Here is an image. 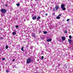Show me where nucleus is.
I'll list each match as a JSON object with an SVG mask.
<instances>
[{"mask_svg": "<svg viewBox=\"0 0 73 73\" xmlns=\"http://www.w3.org/2000/svg\"><path fill=\"white\" fill-rule=\"evenodd\" d=\"M61 8L63 11H65L66 9L65 7V5L64 4H62L61 5Z\"/></svg>", "mask_w": 73, "mask_h": 73, "instance_id": "nucleus-1", "label": "nucleus"}, {"mask_svg": "<svg viewBox=\"0 0 73 73\" xmlns=\"http://www.w3.org/2000/svg\"><path fill=\"white\" fill-rule=\"evenodd\" d=\"M31 61V58H29L27 59V64H29V62H30Z\"/></svg>", "mask_w": 73, "mask_h": 73, "instance_id": "nucleus-2", "label": "nucleus"}, {"mask_svg": "<svg viewBox=\"0 0 73 73\" xmlns=\"http://www.w3.org/2000/svg\"><path fill=\"white\" fill-rule=\"evenodd\" d=\"M1 12L3 13H5L7 12V10L5 9H2L1 10Z\"/></svg>", "mask_w": 73, "mask_h": 73, "instance_id": "nucleus-3", "label": "nucleus"}, {"mask_svg": "<svg viewBox=\"0 0 73 73\" xmlns=\"http://www.w3.org/2000/svg\"><path fill=\"white\" fill-rule=\"evenodd\" d=\"M60 7H59V6L58 5H56L55 6V10L56 11H58V8H59Z\"/></svg>", "mask_w": 73, "mask_h": 73, "instance_id": "nucleus-4", "label": "nucleus"}, {"mask_svg": "<svg viewBox=\"0 0 73 73\" xmlns=\"http://www.w3.org/2000/svg\"><path fill=\"white\" fill-rule=\"evenodd\" d=\"M68 41H69V43H70V44L71 43V42H73V41L72 40H70V39H68Z\"/></svg>", "mask_w": 73, "mask_h": 73, "instance_id": "nucleus-5", "label": "nucleus"}, {"mask_svg": "<svg viewBox=\"0 0 73 73\" xmlns=\"http://www.w3.org/2000/svg\"><path fill=\"white\" fill-rule=\"evenodd\" d=\"M36 18H37V17H36V16H35L33 17L32 19L33 20H35V19H36Z\"/></svg>", "mask_w": 73, "mask_h": 73, "instance_id": "nucleus-6", "label": "nucleus"}, {"mask_svg": "<svg viewBox=\"0 0 73 73\" xmlns=\"http://www.w3.org/2000/svg\"><path fill=\"white\" fill-rule=\"evenodd\" d=\"M52 39L51 38H49L47 40V42H49V41H52Z\"/></svg>", "mask_w": 73, "mask_h": 73, "instance_id": "nucleus-7", "label": "nucleus"}, {"mask_svg": "<svg viewBox=\"0 0 73 73\" xmlns=\"http://www.w3.org/2000/svg\"><path fill=\"white\" fill-rule=\"evenodd\" d=\"M35 36L36 35L35 34V33H33L32 37L35 38Z\"/></svg>", "mask_w": 73, "mask_h": 73, "instance_id": "nucleus-8", "label": "nucleus"}, {"mask_svg": "<svg viewBox=\"0 0 73 73\" xmlns=\"http://www.w3.org/2000/svg\"><path fill=\"white\" fill-rule=\"evenodd\" d=\"M62 39L63 41H64V40H65V38L64 36H62Z\"/></svg>", "mask_w": 73, "mask_h": 73, "instance_id": "nucleus-9", "label": "nucleus"}, {"mask_svg": "<svg viewBox=\"0 0 73 73\" xmlns=\"http://www.w3.org/2000/svg\"><path fill=\"white\" fill-rule=\"evenodd\" d=\"M56 19H60V17L59 16H58L56 17Z\"/></svg>", "mask_w": 73, "mask_h": 73, "instance_id": "nucleus-10", "label": "nucleus"}, {"mask_svg": "<svg viewBox=\"0 0 73 73\" xmlns=\"http://www.w3.org/2000/svg\"><path fill=\"white\" fill-rule=\"evenodd\" d=\"M12 33L13 35H15L16 33V32H13Z\"/></svg>", "mask_w": 73, "mask_h": 73, "instance_id": "nucleus-11", "label": "nucleus"}, {"mask_svg": "<svg viewBox=\"0 0 73 73\" xmlns=\"http://www.w3.org/2000/svg\"><path fill=\"white\" fill-rule=\"evenodd\" d=\"M16 5L17 7H19V6H20V4L19 3H17Z\"/></svg>", "mask_w": 73, "mask_h": 73, "instance_id": "nucleus-12", "label": "nucleus"}, {"mask_svg": "<svg viewBox=\"0 0 73 73\" xmlns=\"http://www.w3.org/2000/svg\"><path fill=\"white\" fill-rule=\"evenodd\" d=\"M43 33H44V34H46V33H48V32H47V31H43Z\"/></svg>", "mask_w": 73, "mask_h": 73, "instance_id": "nucleus-13", "label": "nucleus"}, {"mask_svg": "<svg viewBox=\"0 0 73 73\" xmlns=\"http://www.w3.org/2000/svg\"><path fill=\"white\" fill-rule=\"evenodd\" d=\"M41 19V17L40 16H38L37 18V19H38L39 20H40Z\"/></svg>", "mask_w": 73, "mask_h": 73, "instance_id": "nucleus-14", "label": "nucleus"}, {"mask_svg": "<svg viewBox=\"0 0 73 73\" xmlns=\"http://www.w3.org/2000/svg\"><path fill=\"white\" fill-rule=\"evenodd\" d=\"M21 50L24 51V47H22L21 48Z\"/></svg>", "mask_w": 73, "mask_h": 73, "instance_id": "nucleus-15", "label": "nucleus"}, {"mask_svg": "<svg viewBox=\"0 0 73 73\" xmlns=\"http://www.w3.org/2000/svg\"><path fill=\"white\" fill-rule=\"evenodd\" d=\"M5 48L6 49H8V46L7 45L6 46H5Z\"/></svg>", "mask_w": 73, "mask_h": 73, "instance_id": "nucleus-16", "label": "nucleus"}, {"mask_svg": "<svg viewBox=\"0 0 73 73\" xmlns=\"http://www.w3.org/2000/svg\"><path fill=\"white\" fill-rule=\"evenodd\" d=\"M68 32H67V31H66V30H65L64 32V33H67Z\"/></svg>", "mask_w": 73, "mask_h": 73, "instance_id": "nucleus-17", "label": "nucleus"}, {"mask_svg": "<svg viewBox=\"0 0 73 73\" xmlns=\"http://www.w3.org/2000/svg\"><path fill=\"white\" fill-rule=\"evenodd\" d=\"M69 38H70V39H72V36H71V35H70L69 36Z\"/></svg>", "mask_w": 73, "mask_h": 73, "instance_id": "nucleus-18", "label": "nucleus"}, {"mask_svg": "<svg viewBox=\"0 0 73 73\" xmlns=\"http://www.w3.org/2000/svg\"><path fill=\"white\" fill-rule=\"evenodd\" d=\"M19 25H17L16 26H15V28H19Z\"/></svg>", "mask_w": 73, "mask_h": 73, "instance_id": "nucleus-19", "label": "nucleus"}, {"mask_svg": "<svg viewBox=\"0 0 73 73\" xmlns=\"http://www.w3.org/2000/svg\"><path fill=\"white\" fill-rule=\"evenodd\" d=\"M53 11H56V8H55L53 9Z\"/></svg>", "mask_w": 73, "mask_h": 73, "instance_id": "nucleus-20", "label": "nucleus"}, {"mask_svg": "<svg viewBox=\"0 0 73 73\" xmlns=\"http://www.w3.org/2000/svg\"><path fill=\"white\" fill-rule=\"evenodd\" d=\"M69 19H67V22H68V21H69Z\"/></svg>", "mask_w": 73, "mask_h": 73, "instance_id": "nucleus-21", "label": "nucleus"}, {"mask_svg": "<svg viewBox=\"0 0 73 73\" xmlns=\"http://www.w3.org/2000/svg\"><path fill=\"white\" fill-rule=\"evenodd\" d=\"M41 58L42 59V60H43V59L44 58V56H42Z\"/></svg>", "mask_w": 73, "mask_h": 73, "instance_id": "nucleus-22", "label": "nucleus"}, {"mask_svg": "<svg viewBox=\"0 0 73 73\" xmlns=\"http://www.w3.org/2000/svg\"><path fill=\"white\" fill-rule=\"evenodd\" d=\"M58 16H61V14H59L58 15Z\"/></svg>", "mask_w": 73, "mask_h": 73, "instance_id": "nucleus-23", "label": "nucleus"}, {"mask_svg": "<svg viewBox=\"0 0 73 73\" xmlns=\"http://www.w3.org/2000/svg\"><path fill=\"white\" fill-rule=\"evenodd\" d=\"M45 16H48V13H46L45 14Z\"/></svg>", "mask_w": 73, "mask_h": 73, "instance_id": "nucleus-24", "label": "nucleus"}, {"mask_svg": "<svg viewBox=\"0 0 73 73\" xmlns=\"http://www.w3.org/2000/svg\"><path fill=\"white\" fill-rule=\"evenodd\" d=\"M15 59H13L12 60V61H13V62L15 61Z\"/></svg>", "mask_w": 73, "mask_h": 73, "instance_id": "nucleus-25", "label": "nucleus"}, {"mask_svg": "<svg viewBox=\"0 0 73 73\" xmlns=\"http://www.w3.org/2000/svg\"><path fill=\"white\" fill-rule=\"evenodd\" d=\"M5 58H3L2 59V60H5Z\"/></svg>", "mask_w": 73, "mask_h": 73, "instance_id": "nucleus-26", "label": "nucleus"}, {"mask_svg": "<svg viewBox=\"0 0 73 73\" xmlns=\"http://www.w3.org/2000/svg\"><path fill=\"white\" fill-rule=\"evenodd\" d=\"M5 6L6 7H7V6H8V5H7V4H6L5 5Z\"/></svg>", "mask_w": 73, "mask_h": 73, "instance_id": "nucleus-27", "label": "nucleus"}, {"mask_svg": "<svg viewBox=\"0 0 73 73\" xmlns=\"http://www.w3.org/2000/svg\"><path fill=\"white\" fill-rule=\"evenodd\" d=\"M0 38H1V39H3V37H1Z\"/></svg>", "mask_w": 73, "mask_h": 73, "instance_id": "nucleus-28", "label": "nucleus"}, {"mask_svg": "<svg viewBox=\"0 0 73 73\" xmlns=\"http://www.w3.org/2000/svg\"><path fill=\"white\" fill-rule=\"evenodd\" d=\"M6 72H7H7H8V70H6Z\"/></svg>", "mask_w": 73, "mask_h": 73, "instance_id": "nucleus-29", "label": "nucleus"}, {"mask_svg": "<svg viewBox=\"0 0 73 73\" xmlns=\"http://www.w3.org/2000/svg\"><path fill=\"white\" fill-rule=\"evenodd\" d=\"M39 20V19H37V18L36 19V21H38Z\"/></svg>", "mask_w": 73, "mask_h": 73, "instance_id": "nucleus-30", "label": "nucleus"}, {"mask_svg": "<svg viewBox=\"0 0 73 73\" xmlns=\"http://www.w3.org/2000/svg\"><path fill=\"white\" fill-rule=\"evenodd\" d=\"M64 68H67V66H66L65 67H64Z\"/></svg>", "mask_w": 73, "mask_h": 73, "instance_id": "nucleus-31", "label": "nucleus"}, {"mask_svg": "<svg viewBox=\"0 0 73 73\" xmlns=\"http://www.w3.org/2000/svg\"><path fill=\"white\" fill-rule=\"evenodd\" d=\"M36 1H38V0H35Z\"/></svg>", "mask_w": 73, "mask_h": 73, "instance_id": "nucleus-32", "label": "nucleus"}, {"mask_svg": "<svg viewBox=\"0 0 73 73\" xmlns=\"http://www.w3.org/2000/svg\"><path fill=\"white\" fill-rule=\"evenodd\" d=\"M31 6H32V5L31 4Z\"/></svg>", "mask_w": 73, "mask_h": 73, "instance_id": "nucleus-33", "label": "nucleus"}, {"mask_svg": "<svg viewBox=\"0 0 73 73\" xmlns=\"http://www.w3.org/2000/svg\"><path fill=\"white\" fill-rule=\"evenodd\" d=\"M53 14L54 15H55V13H54Z\"/></svg>", "mask_w": 73, "mask_h": 73, "instance_id": "nucleus-34", "label": "nucleus"}, {"mask_svg": "<svg viewBox=\"0 0 73 73\" xmlns=\"http://www.w3.org/2000/svg\"><path fill=\"white\" fill-rule=\"evenodd\" d=\"M42 17H45V16H42Z\"/></svg>", "mask_w": 73, "mask_h": 73, "instance_id": "nucleus-35", "label": "nucleus"}, {"mask_svg": "<svg viewBox=\"0 0 73 73\" xmlns=\"http://www.w3.org/2000/svg\"><path fill=\"white\" fill-rule=\"evenodd\" d=\"M2 16H3V15H2V14L1 15Z\"/></svg>", "mask_w": 73, "mask_h": 73, "instance_id": "nucleus-36", "label": "nucleus"}, {"mask_svg": "<svg viewBox=\"0 0 73 73\" xmlns=\"http://www.w3.org/2000/svg\"><path fill=\"white\" fill-rule=\"evenodd\" d=\"M39 21H40V20H39Z\"/></svg>", "mask_w": 73, "mask_h": 73, "instance_id": "nucleus-37", "label": "nucleus"}, {"mask_svg": "<svg viewBox=\"0 0 73 73\" xmlns=\"http://www.w3.org/2000/svg\"><path fill=\"white\" fill-rule=\"evenodd\" d=\"M31 23H32V22H31Z\"/></svg>", "mask_w": 73, "mask_h": 73, "instance_id": "nucleus-38", "label": "nucleus"}, {"mask_svg": "<svg viewBox=\"0 0 73 73\" xmlns=\"http://www.w3.org/2000/svg\"><path fill=\"white\" fill-rule=\"evenodd\" d=\"M33 31H35V30H34Z\"/></svg>", "mask_w": 73, "mask_h": 73, "instance_id": "nucleus-39", "label": "nucleus"}]
</instances>
